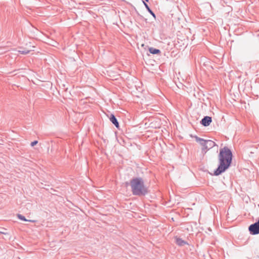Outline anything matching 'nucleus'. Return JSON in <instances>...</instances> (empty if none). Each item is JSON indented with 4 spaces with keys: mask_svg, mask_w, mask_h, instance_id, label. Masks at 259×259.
Instances as JSON below:
<instances>
[{
    "mask_svg": "<svg viewBox=\"0 0 259 259\" xmlns=\"http://www.w3.org/2000/svg\"><path fill=\"white\" fill-rule=\"evenodd\" d=\"M145 1L146 2H148L149 0H145Z\"/></svg>",
    "mask_w": 259,
    "mask_h": 259,
    "instance_id": "obj_15",
    "label": "nucleus"
},
{
    "mask_svg": "<svg viewBox=\"0 0 259 259\" xmlns=\"http://www.w3.org/2000/svg\"><path fill=\"white\" fill-rule=\"evenodd\" d=\"M206 141H205V142H204V143H201V145L203 147H202V151H204L205 152H206Z\"/></svg>",
    "mask_w": 259,
    "mask_h": 259,
    "instance_id": "obj_13",
    "label": "nucleus"
},
{
    "mask_svg": "<svg viewBox=\"0 0 259 259\" xmlns=\"http://www.w3.org/2000/svg\"><path fill=\"white\" fill-rule=\"evenodd\" d=\"M195 140H196V141L197 142L199 143L200 145H201V143H204V142H205V141H206V140H204V139L199 138L197 136L195 137Z\"/></svg>",
    "mask_w": 259,
    "mask_h": 259,
    "instance_id": "obj_10",
    "label": "nucleus"
},
{
    "mask_svg": "<svg viewBox=\"0 0 259 259\" xmlns=\"http://www.w3.org/2000/svg\"><path fill=\"white\" fill-rule=\"evenodd\" d=\"M212 121V118L208 116H204L200 121V123L204 126H208Z\"/></svg>",
    "mask_w": 259,
    "mask_h": 259,
    "instance_id": "obj_4",
    "label": "nucleus"
},
{
    "mask_svg": "<svg viewBox=\"0 0 259 259\" xmlns=\"http://www.w3.org/2000/svg\"><path fill=\"white\" fill-rule=\"evenodd\" d=\"M232 151L228 147L225 146L220 150L218 155L219 164L214 171V176H219L229 168L232 163Z\"/></svg>",
    "mask_w": 259,
    "mask_h": 259,
    "instance_id": "obj_1",
    "label": "nucleus"
},
{
    "mask_svg": "<svg viewBox=\"0 0 259 259\" xmlns=\"http://www.w3.org/2000/svg\"><path fill=\"white\" fill-rule=\"evenodd\" d=\"M30 52V50H24V51L19 50V51H18L19 53H20L21 54H23V55L27 54Z\"/></svg>",
    "mask_w": 259,
    "mask_h": 259,
    "instance_id": "obj_12",
    "label": "nucleus"
},
{
    "mask_svg": "<svg viewBox=\"0 0 259 259\" xmlns=\"http://www.w3.org/2000/svg\"><path fill=\"white\" fill-rule=\"evenodd\" d=\"M38 143L37 141H34L33 142H31L30 145L32 147L34 146V145H36Z\"/></svg>",
    "mask_w": 259,
    "mask_h": 259,
    "instance_id": "obj_14",
    "label": "nucleus"
},
{
    "mask_svg": "<svg viewBox=\"0 0 259 259\" xmlns=\"http://www.w3.org/2000/svg\"><path fill=\"white\" fill-rule=\"evenodd\" d=\"M206 141V151L208 150L209 149L214 147L217 145L212 140H207Z\"/></svg>",
    "mask_w": 259,
    "mask_h": 259,
    "instance_id": "obj_6",
    "label": "nucleus"
},
{
    "mask_svg": "<svg viewBox=\"0 0 259 259\" xmlns=\"http://www.w3.org/2000/svg\"><path fill=\"white\" fill-rule=\"evenodd\" d=\"M109 119L110 121L116 127L119 128V124L118 121L114 114H110L109 116Z\"/></svg>",
    "mask_w": 259,
    "mask_h": 259,
    "instance_id": "obj_5",
    "label": "nucleus"
},
{
    "mask_svg": "<svg viewBox=\"0 0 259 259\" xmlns=\"http://www.w3.org/2000/svg\"><path fill=\"white\" fill-rule=\"evenodd\" d=\"M248 230L250 234L251 235H257L259 234V219L256 222L249 226Z\"/></svg>",
    "mask_w": 259,
    "mask_h": 259,
    "instance_id": "obj_3",
    "label": "nucleus"
},
{
    "mask_svg": "<svg viewBox=\"0 0 259 259\" xmlns=\"http://www.w3.org/2000/svg\"><path fill=\"white\" fill-rule=\"evenodd\" d=\"M149 52L152 54H160L161 51L160 50L150 47L149 48Z\"/></svg>",
    "mask_w": 259,
    "mask_h": 259,
    "instance_id": "obj_8",
    "label": "nucleus"
},
{
    "mask_svg": "<svg viewBox=\"0 0 259 259\" xmlns=\"http://www.w3.org/2000/svg\"><path fill=\"white\" fill-rule=\"evenodd\" d=\"M17 217H18V218L20 220H22V221H29V222H34V221H31V220H27V219L25 218V217H24V216H23V215H21V214H17Z\"/></svg>",
    "mask_w": 259,
    "mask_h": 259,
    "instance_id": "obj_11",
    "label": "nucleus"
},
{
    "mask_svg": "<svg viewBox=\"0 0 259 259\" xmlns=\"http://www.w3.org/2000/svg\"><path fill=\"white\" fill-rule=\"evenodd\" d=\"M176 243L177 245L180 246H183L185 245L188 244V243L183 240L182 239L176 237Z\"/></svg>",
    "mask_w": 259,
    "mask_h": 259,
    "instance_id": "obj_7",
    "label": "nucleus"
},
{
    "mask_svg": "<svg viewBox=\"0 0 259 259\" xmlns=\"http://www.w3.org/2000/svg\"><path fill=\"white\" fill-rule=\"evenodd\" d=\"M131 191L134 195L143 196L148 193L147 187L145 185L143 179L141 177H136L130 181Z\"/></svg>",
    "mask_w": 259,
    "mask_h": 259,
    "instance_id": "obj_2",
    "label": "nucleus"
},
{
    "mask_svg": "<svg viewBox=\"0 0 259 259\" xmlns=\"http://www.w3.org/2000/svg\"><path fill=\"white\" fill-rule=\"evenodd\" d=\"M143 4L147 9V10L148 11V12L154 18V19H156V15L154 14V13L150 9L149 6L147 5L146 3H145L144 1H143Z\"/></svg>",
    "mask_w": 259,
    "mask_h": 259,
    "instance_id": "obj_9",
    "label": "nucleus"
}]
</instances>
